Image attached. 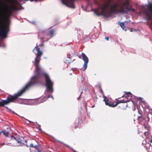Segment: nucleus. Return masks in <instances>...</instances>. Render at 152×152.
<instances>
[{
  "label": "nucleus",
  "mask_w": 152,
  "mask_h": 152,
  "mask_svg": "<svg viewBox=\"0 0 152 152\" xmlns=\"http://www.w3.org/2000/svg\"><path fill=\"white\" fill-rule=\"evenodd\" d=\"M28 89L27 84L26 86L20 91L17 93L15 94L13 96L10 95L7 97V99L2 100L0 102V107H4L5 106L7 105L10 103L13 102L16 100L18 97L21 96L25 91Z\"/></svg>",
  "instance_id": "nucleus-4"
},
{
  "label": "nucleus",
  "mask_w": 152,
  "mask_h": 152,
  "mask_svg": "<svg viewBox=\"0 0 152 152\" xmlns=\"http://www.w3.org/2000/svg\"><path fill=\"white\" fill-rule=\"evenodd\" d=\"M117 4L115 2V14H124L125 12L130 11H134V9L131 8L129 0H117Z\"/></svg>",
  "instance_id": "nucleus-3"
},
{
  "label": "nucleus",
  "mask_w": 152,
  "mask_h": 152,
  "mask_svg": "<svg viewBox=\"0 0 152 152\" xmlns=\"http://www.w3.org/2000/svg\"><path fill=\"white\" fill-rule=\"evenodd\" d=\"M4 145H5V144L4 143H0V146H2Z\"/></svg>",
  "instance_id": "nucleus-21"
},
{
  "label": "nucleus",
  "mask_w": 152,
  "mask_h": 152,
  "mask_svg": "<svg viewBox=\"0 0 152 152\" xmlns=\"http://www.w3.org/2000/svg\"><path fill=\"white\" fill-rule=\"evenodd\" d=\"M120 25L121 28L124 30L126 31V30L125 27V26L124 24V23H120Z\"/></svg>",
  "instance_id": "nucleus-15"
},
{
  "label": "nucleus",
  "mask_w": 152,
  "mask_h": 152,
  "mask_svg": "<svg viewBox=\"0 0 152 152\" xmlns=\"http://www.w3.org/2000/svg\"><path fill=\"white\" fill-rule=\"evenodd\" d=\"M95 2L96 4L98 3V1L97 0H95Z\"/></svg>",
  "instance_id": "nucleus-22"
},
{
  "label": "nucleus",
  "mask_w": 152,
  "mask_h": 152,
  "mask_svg": "<svg viewBox=\"0 0 152 152\" xmlns=\"http://www.w3.org/2000/svg\"><path fill=\"white\" fill-rule=\"evenodd\" d=\"M125 93L122 96V97H125V99H126V100H117V99H116V101L115 102V107L119 103H127L130 101L129 99L132 96V94L130 92H125Z\"/></svg>",
  "instance_id": "nucleus-6"
},
{
  "label": "nucleus",
  "mask_w": 152,
  "mask_h": 152,
  "mask_svg": "<svg viewBox=\"0 0 152 152\" xmlns=\"http://www.w3.org/2000/svg\"><path fill=\"white\" fill-rule=\"evenodd\" d=\"M138 113L140 115H139L138 117V120L140 122H142L143 121L145 120V118L142 116L141 114L139 112H138Z\"/></svg>",
  "instance_id": "nucleus-11"
},
{
  "label": "nucleus",
  "mask_w": 152,
  "mask_h": 152,
  "mask_svg": "<svg viewBox=\"0 0 152 152\" xmlns=\"http://www.w3.org/2000/svg\"><path fill=\"white\" fill-rule=\"evenodd\" d=\"M30 151H31V150H32V149H31V148H30Z\"/></svg>",
  "instance_id": "nucleus-30"
},
{
  "label": "nucleus",
  "mask_w": 152,
  "mask_h": 152,
  "mask_svg": "<svg viewBox=\"0 0 152 152\" xmlns=\"http://www.w3.org/2000/svg\"><path fill=\"white\" fill-rule=\"evenodd\" d=\"M35 53L36 56L35 59L34 64L36 69L34 71V75L31 78L30 80L27 84L28 89L40 83V79L41 77H45L46 82V87L47 90L51 92H53V83L51 80L49 75L45 73L41 67L39 62L43 53L40 48L37 47V45L32 50Z\"/></svg>",
  "instance_id": "nucleus-1"
},
{
  "label": "nucleus",
  "mask_w": 152,
  "mask_h": 152,
  "mask_svg": "<svg viewBox=\"0 0 152 152\" xmlns=\"http://www.w3.org/2000/svg\"><path fill=\"white\" fill-rule=\"evenodd\" d=\"M55 30L54 29H52L50 31L49 35L51 37H53L54 33Z\"/></svg>",
  "instance_id": "nucleus-13"
},
{
  "label": "nucleus",
  "mask_w": 152,
  "mask_h": 152,
  "mask_svg": "<svg viewBox=\"0 0 152 152\" xmlns=\"http://www.w3.org/2000/svg\"><path fill=\"white\" fill-rule=\"evenodd\" d=\"M79 58H81L80 56H79Z\"/></svg>",
  "instance_id": "nucleus-31"
},
{
  "label": "nucleus",
  "mask_w": 152,
  "mask_h": 152,
  "mask_svg": "<svg viewBox=\"0 0 152 152\" xmlns=\"http://www.w3.org/2000/svg\"><path fill=\"white\" fill-rule=\"evenodd\" d=\"M80 92H81V94L82 93V92H83L82 91H80Z\"/></svg>",
  "instance_id": "nucleus-29"
},
{
  "label": "nucleus",
  "mask_w": 152,
  "mask_h": 152,
  "mask_svg": "<svg viewBox=\"0 0 152 152\" xmlns=\"http://www.w3.org/2000/svg\"><path fill=\"white\" fill-rule=\"evenodd\" d=\"M144 126L145 129H146L148 131H149L150 130V127L148 124H144Z\"/></svg>",
  "instance_id": "nucleus-17"
},
{
  "label": "nucleus",
  "mask_w": 152,
  "mask_h": 152,
  "mask_svg": "<svg viewBox=\"0 0 152 152\" xmlns=\"http://www.w3.org/2000/svg\"><path fill=\"white\" fill-rule=\"evenodd\" d=\"M150 143H151L152 142V139H151L150 140Z\"/></svg>",
  "instance_id": "nucleus-25"
},
{
  "label": "nucleus",
  "mask_w": 152,
  "mask_h": 152,
  "mask_svg": "<svg viewBox=\"0 0 152 152\" xmlns=\"http://www.w3.org/2000/svg\"><path fill=\"white\" fill-rule=\"evenodd\" d=\"M103 97L104 98V101L106 105L110 107H114V104L112 102L109 101V100L107 98L106 96L104 95H103Z\"/></svg>",
  "instance_id": "nucleus-10"
},
{
  "label": "nucleus",
  "mask_w": 152,
  "mask_h": 152,
  "mask_svg": "<svg viewBox=\"0 0 152 152\" xmlns=\"http://www.w3.org/2000/svg\"><path fill=\"white\" fill-rule=\"evenodd\" d=\"M11 142L14 146H19L24 144L22 140H21L20 138L17 139L13 137L11 138Z\"/></svg>",
  "instance_id": "nucleus-7"
},
{
  "label": "nucleus",
  "mask_w": 152,
  "mask_h": 152,
  "mask_svg": "<svg viewBox=\"0 0 152 152\" xmlns=\"http://www.w3.org/2000/svg\"><path fill=\"white\" fill-rule=\"evenodd\" d=\"M26 145V146H27V147H28V146L27 145Z\"/></svg>",
  "instance_id": "nucleus-32"
},
{
  "label": "nucleus",
  "mask_w": 152,
  "mask_h": 152,
  "mask_svg": "<svg viewBox=\"0 0 152 152\" xmlns=\"http://www.w3.org/2000/svg\"><path fill=\"white\" fill-rule=\"evenodd\" d=\"M45 32V31H41V32L42 33H44Z\"/></svg>",
  "instance_id": "nucleus-27"
},
{
  "label": "nucleus",
  "mask_w": 152,
  "mask_h": 152,
  "mask_svg": "<svg viewBox=\"0 0 152 152\" xmlns=\"http://www.w3.org/2000/svg\"><path fill=\"white\" fill-rule=\"evenodd\" d=\"M131 103L132 105H133L134 104V103H133V102L132 101H131Z\"/></svg>",
  "instance_id": "nucleus-26"
},
{
  "label": "nucleus",
  "mask_w": 152,
  "mask_h": 152,
  "mask_svg": "<svg viewBox=\"0 0 152 152\" xmlns=\"http://www.w3.org/2000/svg\"><path fill=\"white\" fill-rule=\"evenodd\" d=\"M144 13L146 15L145 19L148 20H152V3L148 4Z\"/></svg>",
  "instance_id": "nucleus-5"
},
{
  "label": "nucleus",
  "mask_w": 152,
  "mask_h": 152,
  "mask_svg": "<svg viewBox=\"0 0 152 152\" xmlns=\"http://www.w3.org/2000/svg\"><path fill=\"white\" fill-rule=\"evenodd\" d=\"M75 0H68L66 1H65L64 0H61L62 3L67 6L69 5V6L72 8H75L74 4V2Z\"/></svg>",
  "instance_id": "nucleus-8"
},
{
  "label": "nucleus",
  "mask_w": 152,
  "mask_h": 152,
  "mask_svg": "<svg viewBox=\"0 0 152 152\" xmlns=\"http://www.w3.org/2000/svg\"><path fill=\"white\" fill-rule=\"evenodd\" d=\"M77 120L76 121L75 123L74 124V128L76 129L79 126V122Z\"/></svg>",
  "instance_id": "nucleus-16"
},
{
  "label": "nucleus",
  "mask_w": 152,
  "mask_h": 152,
  "mask_svg": "<svg viewBox=\"0 0 152 152\" xmlns=\"http://www.w3.org/2000/svg\"><path fill=\"white\" fill-rule=\"evenodd\" d=\"M81 56L82 57L84 61V66L85 68V70L87 68V64L88 62V59L87 57L83 53H82L81 54Z\"/></svg>",
  "instance_id": "nucleus-9"
},
{
  "label": "nucleus",
  "mask_w": 152,
  "mask_h": 152,
  "mask_svg": "<svg viewBox=\"0 0 152 152\" xmlns=\"http://www.w3.org/2000/svg\"><path fill=\"white\" fill-rule=\"evenodd\" d=\"M30 1H36V0H30Z\"/></svg>",
  "instance_id": "nucleus-28"
},
{
  "label": "nucleus",
  "mask_w": 152,
  "mask_h": 152,
  "mask_svg": "<svg viewBox=\"0 0 152 152\" xmlns=\"http://www.w3.org/2000/svg\"><path fill=\"white\" fill-rule=\"evenodd\" d=\"M99 88H100V90L101 89H102V88H101V86L100 85H99Z\"/></svg>",
  "instance_id": "nucleus-24"
},
{
  "label": "nucleus",
  "mask_w": 152,
  "mask_h": 152,
  "mask_svg": "<svg viewBox=\"0 0 152 152\" xmlns=\"http://www.w3.org/2000/svg\"><path fill=\"white\" fill-rule=\"evenodd\" d=\"M44 45V44L43 43H42L41 44H40L39 46H40V47H42Z\"/></svg>",
  "instance_id": "nucleus-20"
},
{
  "label": "nucleus",
  "mask_w": 152,
  "mask_h": 152,
  "mask_svg": "<svg viewBox=\"0 0 152 152\" xmlns=\"http://www.w3.org/2000/svg\"><path fill=\"white\" fill-rule=\"evenodd\" d=\"M1 133H2L3 135L6 137H7L9 134L8 132L7 131H2L0 132V134Z\"/></svg>",
  "instance_id": "nucleus-14"
},
{
  "label": "nucleus",
  "mask_w": 152,
  "mask_h": 152,
  "mask_svg": "<svg viewBox=\"0 0 152 152\" xmlns=\"http://www.w3.org/2000/svg\"><path fill=\"white\" fill-rule=\"evenodd\" d=\"M100 91H101V93H102L104 95V92H103V91H102V89H101L100 90Z\"/></svg>",
  "instance_id": "nucleus-23"
},
{
  "label": "nucleus",
  "mask_w": 152,
  "mask_h": 152,
  "mask_svg": "<svg viewBox=\"0 0 152 152\" xmlns=\"http://www.w3.org/2000/svg\"><path fill=\"white\" fill-rule=\"evenodd\" d=\"M4 3L6 5L5 8L7 12L0 15V37L3 38L6 37L9 30L8 26L4 23V19H8L12 15L13 11L17 9V7L13 4L8 5L6 3Z\"/></svg>",
  "instance_id": "nucleus-2"
},
{
  "label": "nucleus",
  "mask_w": 152,
  "mask_h": 152,
  "mask_svg": "<svg viewBox=\"0 0 152 152\" xmlns=\"http://www.w3.org/2000/svg\"><path fill=\"white\" fill-rule=\"evenodd\" d=\"M105 39L106 40H109V37H105Z\"/></svg>",
  "instance_id": "nucleus-19"
},
{
  "label": "nucleus",
  "mask_w": 152,
  "mask_h": 152,
  "mask_svg": "<svg viewBox=\"0 0 152 152\" xmlns=\"http://www.w3.org/2000/svg\"><path fill=\"white\" fill-rule=\"evenodd\" d=\"M148 134V132H145L144 133V134L145 136H146Z\"/></svg>",
  "instance_id": "nucleus-18"
},
{
  "label": "nucleus",
  "mask_w": 152,
  "mask_h": 152,
  "mask_svg": "<svg viewBox=\"0 0 152 152\" xmlns=\"http://www.w3.org/2000/svg\"><path fill=\"white\" fill-rule=\"evenodd\" d=\"M29 147L30 148H34L35 150L34 151H36V152H39L38 149L37 148L36 145H34L33 144L31 143L30 144Z\"/></svg>",
  "instance_id": "nucleus-12"
}]
</instances>
